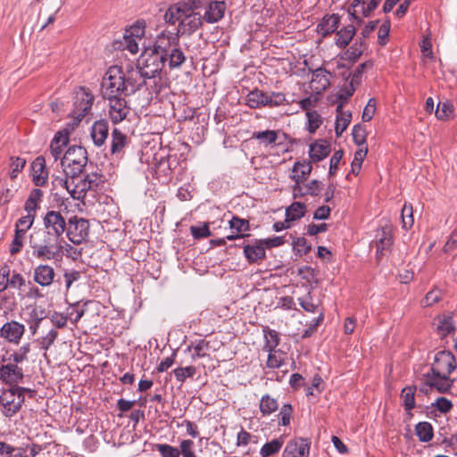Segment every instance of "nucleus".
Instances as JSON below:
<instances>
[{
  "instance_id": "obj_1",
  "label": "nucleus",
  "mask_w": 457,
  "mask_h": 457,
  "mask_svg": "<svg viewBox=\"0 0 457 457\" xmlns=\"http://www.w3.org/2000/svg\"><path fill=\"white\" fill-rule=\"evenodd\" d=\"M456 369V360L450 351H439L436 353L430 370L423 374L424 386L435 389L440 394H447L453 386L455 379L451 373Z\"/></svg>"
},
{
  "instance_id": "obj_2",
  "label": "nucleus",
  "mask_w": 457,
  "mask_h": 457,
  "mask_svg": "<svg viewBox=\"0 0 457 457\" xmlns=\"http://www.w3.org/2000/svg\"><path fill=\"white\" fill-rule=\"evenodd\" d=\"M62 240L35 230L29 237V245L33 257L46 262L60 257L62 253Z\"/></svg>"
},
{
  "instance_id": "obj_3",
  "label": "nucleus",
  "mask_w": 457,
  "mask_h": 457,
  "mask_svg": "<svg viewBox=\"0 0 457 457\" xmlns=\"http://www.w3.org/2000/svg\"><path fill=\"white\" fill-rule=\"evenodd\" d=\"M138 67L144 72L145 78L153 84L154 92L158 94L162 91L163 82L161 77L164 67L162 56L151 49H145L137 61Z\"/></svg>"
},
{
  "instance_id": "obj_4",
  "label": "nucleus",
  "mask_w": 457,
  "mask_h": 457,
  "mask_svg": "<svg viewBox=\"0 0 457 457\" xmlns=\"http://www.w3.org/2000/svg\"><path fill=\"white\" fill-rule=\"evenodd\" d=\"M23 393H28L29 398H34L37 391L28 387H12L4 390L0 395V404L2 406V413L12 418L20 411L21 406L25 403Z\"/></svg>"
},
{
  "instance_id": "obj_5",
  "label": "nucleus",
  "mask_w": 457,
  "mask_h": 457,
  "mask_svg": "<svg viewBox=\"0 0 457 457\" xmlns=\"http://www.w3.org/2000/svg\"><path fill=\"white\" fill-rule=\"evenodd\" d=\"M101 93L103 98L128 96L124 80V71L118 65L108 68L101 82Z\"/></svg>"
},
{
  "instance_id": "obj_6",
  "label": "nucleus",
  "mask_w": 457,
  "mask_h": 457,
  "mask_svg": "<svg viewBox=\"0 0 457 457\" xmlns=\"http://www.w3.org/2000/svg\"><path fill=\"white\" fill-rule=\"evenodd\" d=\"M87 152L80 145L70 146L62 158V166L68 178L81 175L87 165Z\"/></svg>"
},
{
  "instance_id": "obj_7",
  "label": "nucleus",
  "mask_w": 457,
  "mask_h": 457,
  "mask_svg": "<svg viewBox=\"0 0 457 457\" xmlns=\"http://www.w3.org/2000/svg\"><path fill=\"white\" fill-rule=\"evenodd\" d=\"M124 80L127 87L128 96L140 90L144 86L151 88L154 92L153 84L148 80V79L145 78L144 72H142V70L137 64L136 68L131 65L127 66L126 71L124 72Z\"/></svg>"
},
{
  "instance_id": "obj_8",
  "label": "nucleus",
  "mask_w": 457,
  "mask_h": 457,
  "mask_svg": "<svg viewBox=\"0 0 457 457\" xmlns=\"http://www.w3.org/2000/svg\"><path fill=\"white\" fill-rule=\"evenodd\" d=\"M88 232L89 223L87 220L78 216H72L68 220L65 234L74 245L82 244L88 237Z\"/></svg>"
},
{
  "instance_id": "obj_9",
  "label": "nucleus",
  "mask_w": 457,
  "mask_h": 457,
  "mask_svg": "<svg viewBox=\"0 0 457 457\" xmlns=\"http://www.w3.org/2000/svg\"><path fill=\"white\" fill-rule=\"evenodd\" d=\"M73 116L80 121L91 110L94 102V96L85 87H79L75 92Z\"/></svg>"
},
{
  "instance_id": "obj_10",
  "label": "nucleus",
  "mask_w": 457,
  "mask_h": 457,
  "mask_svg": "<svg viewBox=\"0 0 457 457\" xmlns=\"http://www.w3.org/2000/svg\"><path fill=\"white\" fill-rule=\"evenodd\" d=\"M104 99L108 101V114L114 124L120 123L127 118L130 108L125 99V96L107 97Z\"/></svg>"
},
{
  "instance_id": "obj_11",
  "label": "nucleus",
  "mask_w": 457,
  "mask_h": 457,
  "mask_svg": "<svg viewBox=\"0 0 457 457\" xmlns=\"http://www.w3.org/2000/svg\"><path fill=\"white\" fill-rule=\"evenodd\" d=\"M59 182L67 189L71 196L77 200L83 199L89 190H93L88 187L87 179L84 177L81 178L80 175H77L75 178L66 177L65 179H61Z\"/></svg>"
},
{
  "instance_id": "obj_12",
  "label": "nucleus",
  "mask_w": 457,
  "mask_h": 457,
  "mask_svg": "<svg viewBox=\"0 0 457 457\" xmlns=\"http://www.w3.org/2000/svg\"><path fill=\"white\" fill-rule=\"evenodd\" d=\"M311 441L309 438L295 437L287 442L282 457H309Z\"/></svg>"
},
{
  "instance_id": "obj_13",
  "label": "nucleus",
  "mask_w": 457,
  "mask_h": 457,
  "mask_svg": "<svg viewBox=\"0 0 457 457\" xmlns=\"http://www.w3.org/2000/svg\"><path fill=\"white\" fill-rule=\"evenodd\" d=\"M27 447H14L5 442L0 441V455L2 457H36L45 447L41 445L32 444L30 453H27Z\"/></svg>"
},
{
  "instance_id": "obj_14",
  "label": "nucleus",
  "mask_w": 457,
  "mask_h": 457,
  "mask_svg": "<svg viewBox=\"0 0 457 457\" xmlns=\"http://www.w3.org/2000/svg\"><path fill=\"white\" fill-rule=\"evenodd\" d=\"M179 45V34L164 30L156 37L154 47L151 50L162 55L166 54V53L169 52L170 48H175Z\"/></svg>"
},
{
  "instance_id": "obj_15",
  "label": "nucleus",
  "mask_w": 457,
  "mask_h": 457,
  "mask_svg": "<svg viewBox=\"0 0 457 457\" xmlns=\"http://www.w3.org/2000/svg\"><path fill=\"white\" fill-rule=\"evenodd\" d=\"M22 369L17 364L8 363L0 367V379L6 385L12 387H21L18 384L23 380Z\"/></svg>"
},
{
  "instance_id": "obj_16",
  "label": "nucleus",
  "mask_w": 457,
  "mask_h": 457,
  "mask_svg": "<svg viewBox=\"0 0 457 457\" xmlns=\"http://www.w3.org/2000/svg\"><path fill=\"white\" fill-rule=\"evenodd\" d=\"M56 273L53 266L39 264L33 269V281L42 287H50L55 281Z\"/></svg>"
},
{
  "instance_id": "obj_17",
  "label": "nucleus",
  "mask_w": 457,
  "mask_h": 457,
  "mask_svg": "<svg viewBox=\"0 0 457 457\" xmlns=\"http://www.w3.org/2000/svg\"><path fill=\"white\" fill-rule=\"evenodd\" d=\"M381 0H370L368 4L366 0H353L348 8V13L351 21L361 22V19L356 15L358 7L364 17H370L372 12L378 7Z\"/></svg>"
},
{
  "instance_id": "obj_18",
  "label": "nucleus",
  "mask_w": 457,
  "mask_h": 457,
  "mask_svg": "<svg viewBox=\"0 0 457 457\" xmlns=\"http://www.w3.org/2000/svg\"><path fill=\"white\" fill-rule=\"evenodd\" d=\"M244 255L250 264L259 263L266 258V249L262 239H253L243 245Z\"/></svg>"
},
{
  "instance_id": "obj_19",
  "label": "nucleus",
  "mask_w": 457,
  "mask_h": 457,
  "mask_svg": "<svg viewBox=\"0 0 457 457\" xmlns=\"http://www.w3.org/2000/svg\"><path fill=\"white\" fill-rule=\"evenodd\" d=\"M24 333L25 326L15 320L4 323L0 329V336L13 344H19Z\"/></svg>"
},
{
  "instance_id": "obj_20",
  "label": "nucleus",
  "mask_w": 457,
  "mask_h": 457,
  "mask_svg": "<svg viewBox=\"0 0 457 457\" xmlns=\"http://www.w3.org/2000/svg\"><path fill=\"white\" fill-rule=\"evenodd\" d=\"M31 178L36 187H45L48 181V170L43 156H37L31 163Z\"/></svg>"
},
{
  "instance_id": "obj_21",
  "label": "nucleus",
  "mask_w": 457,
  "mask_h": 457,
  "mask_svg": "<svg viewBox=\"0 0 457 457\" xmlns=\"http://www.w3.org/2000/svg\"><path fill=\"white\" fill-rule=\"evenodd\" d=\"M312 77L310 82L311 87L317 93H322L330 86V78L332 73L325 68L319 67L312 70Z\"/></svg>"
},
{
  "instance_id": "obj_22",
  "label": "nucleus",
  "mask_w": 457,
  "mask_h": 457,
  "mask_svg": "<svg viewBox=\"0 0 457 457\" xmlns=\"http://www.w3.org/2000/svg\"><path fill=\"white\" fill-rule=\"evenodd\" d=\"M322 189V183L320 180L312 179V181L302 184V182H295L292 187L294 198L304 197L306 195L318 196Z\"/></svg>"
},
{
  "instance_id": "obj_23",
  "label": "nucleus",
  "mask_w": 457,
  "mask_h": 457,
  "mask_svg": "<svg viewBox=\"0 0 457 457\" xmlns=\"http://www.w3.org/2000/svg\"><path fill=\"white\" fill-rule=\"evenodd\" d=\"M43 226H49L62 237L67 230L65 217L59 211H47L43 217Z\"/></svg>"
},
{
  "instance_id": "obj_24",
  "label": "nucleus",
  "mask_w": 457,
  "mask_h": 457,
  "mask_svg": "<svg viewBox=\"0 0 457 457\" xmlns=\"http://www.w3.org/2000/svg\"><path fill=\"white\" fill-rule=\"evenodd\" d=\"M178 164L177 156L167 154L161 156L160 160L155 165V173L159 179L163 178L164 180H170L171 178L172 170Z\"/></svg>"
},
{
  "instance_id": "obj_25",
  "label": "nucleus",
  "mask_w": 457,
  "mask_h": 457,
  "mask_svg": "<svg viewBox=\"0 0 457 457\" xmlns=\"http://www.w3.org/2000/svg\"><path fill=\"white\" fill-rule=\"evenodd\" d=\"M228 224L230 229L232 230V234L227 236L228 240L233 241L248 237V234H245V232L250 229L248 220L242 219L237 216H233L228 221Z\"/></svg>"
},
{
  "instance_id": "obj_26",
  "label": "nucleus",
  "mask_w": 457,
  "mask_h": 457,
  "mask_svg": "<svg viewBox=\"0 0 457 457\" xmlns=\"http://www.w3.org/2000/svg\"><path fill=\"white\" fill-rule=\"evenodd\" d=\"M203 20L204 17H202L198 12H191V14L184 17L179 22V32L187 35L193 34L202 27Z\"/></svg>"
},
{
  "instance_id": "obj_27",
  "label": "nucleus",
  "mask_w": 457,
  "mask_h": 457,
  "mask_svg": "<svg viewBox=\"0 0 457 457\" xmlns=\"http://www.w3.org/2000/svg\"><path fill=\"white\" fill-rule=\"evenodd\" d=\"M340 24V16L337 13L325 15L317 26V32L326 37L334 33Z\"/></svg>"
},
{
  "instance_id": "obj_28",
  "label": "nucleus",
  "mask_w": 457,
  "mask_h": 457,
  "mask_svg": "<svg viewBox=\"0 0 457 457\" xmlns=\"http://www.w3.org/2000/svg\"><path fill=\"white\" fill-rule=\"evenodd\" d=\"M91 137L96 146H101L104 144L109 135V124L105 120H99L94 122L91 127Z\"/></svg>"
},
{
  "instance_id": "obj_29",
  "label": "nucleus",
  "mask_w": 457,
  "mask_h": 457,
  "mask_svg": "<svg viewBox=\"0 0 457 457\" xmlns=\"http://www.w3.org/2000/svg\"><path fill=\"white\" fill-rule=\"evenodd\" d=\"M226 10L224 1H214L208 4V7L204 15V20L208 23H215L220 21Z\"/></svg>"
},
{
  "instance_id": "obj_30",
  "label": "nucleus",
  "mask_w": 457,
  "mask_h": 457,
  "mask_svg": "<svg viewBox=\"0 0 457 457\" xmlns=\"http://www.w3.org/2000/svg\"><path fill=\"white\" fill-rule=\"evenodd\" d=\"M437 332L442 337H445L455 332V325L451 312L444 313L436 317Z\"/></svg>"
},
{
  "instance_id": "obj_31",
  "label": "nucleus",
  "mask_w": 457,
  "mask_h": 457,
  "mask_svg": "<svg viewBox=\"0 0 457 457\" xmlns=\"http://www.w3.org/2000/svg\"><path fill=\"white\" fill-rule=\"evenodd\" d=\"M330 153V145L326 140H318L310 145V158L312 162L325 159Z\"/></svg>"
},
{
  "instance_id": "obj_32",
  "label": "nucleus",
  "mask_w": 457,
  "mask_h": 457,
  "mask_svg": "<svg viewBox=\"0 0 457 457\" xmlns=\"http://www.w3.org/2000/svg\"><path fill=\"white\" fill-rule=\"evenodd\" d=\"M268 93H265L257 88L250 91L246 96V104L251 109H258L261 107H268Z\"/></svg>"
},
{
  "instance_id": "obj_33",
  "label": "nucleus",
  "mask_w": 457,
  "mask_h": 457,
  "mask_svg": "<svg viewBox=\"0 0 457 457\" xmlns=\"http://www.w3.org/2000/svg\"><path fill=\"white\" fill-rule=\"evenodd\" d=\"M278 133L279 131L271 129L254 131L252 135V138L257 139L260 145L267 147L269 145H276L281 144L277 143L278 139Z\"/></svg>"
},
{
  "instance_id": "obj_34",
  "label": "nucleus",
  "mask_w": 457,
  "mask_h": 457,
  "mask_svg": "<svg viewBox=\"0 0 457 457\" xmlns=\"http://www.w3.org/2000/svg\"><path fill=\"white\" fill-rule=\"evenodd\" d=\"M306 205L301 202H294L286 209L285 222L300 220L305 215Z\"/></svg>"
},
{
  "instance_id": "obj_35",
  "label": "nucleus",
  "mask_w": 457,
  "mask_h": 457,
  "mask_svg": "<svg viewBox=\"0 0 457 457\" xmlns=\"http://www.w3.org/2000/svg\"><path fill=\"white\" fill-rule=\"evenodd\" d=\"M355 35V28L353 24L346 25L337 32L336 45L339 48H345L353 36Z\"/></svg>"
},
{
  "instance_id": "obj_36",
  "label": "nucleus",
  "mask_w": 457,
  "mask_h": 457,
  "mask_svg": "<svg viewBox=\"0 0 457 457\" xmlns=\"http://www.w3.org/2000/svg\"><path fill=\"white\" fill-rule=\"evenodd\" d=\"M312 165L310 164V162H296L295 164H294V167H293V175L291 176V179L295 181V182H303V180L307 179V178L310 176L311 172H312Z\"/></svg>"
},
{
  "instance_id": "obj_37",
  "label": "nucleus",
  "mask_w": 457,
  "mask_h": 457,
  "mask_svg": "<svg viewBox=\"0 0 457 457\" xmlns=\"http://www.w3.org/2000/svg\"><path fill=\"white\" fill-rule=\"evenodd\" d=\"M284 445V438L279 436L278 438H274L270 442L264 444L261 450L260 455L262 457H270L279 453L282 446Z\"/></svg>"
},
{
  "instance_id": "obj_38",
  "label": "nucleus",
  "mask_w": 457,
  "mask_h": 457,
  "mask_svg": "<svg viewBox=\"0 0 457 457\" xmlns=\"http://www.w3.org/2000/svg\"><path fill=\"white\" fill-rule=\"evenodd\" d=\"M128 137L119 129L115 128L112 132V144L111 152L112 154L121 153L124 146L127 145Z\"/></svg>"
},
{
  "instance_id": "obj_39",
  "label": "nucleus",
  "mask_w": 457,
  "mask_h": 457,
  "mask_svg": "<svg viewBox=\"0 0 457 457\" xmlns=\"http://www.w3.org/2000/svg\"><path fill=\"white\" fill-rule=\"evenodd\" d=\"M365 49L362 40L356 41L344 53L341 59L355 62L362 54Z\"/></svg>"
},
{
  "instance_id": "obj_40",
  "label": "nucleus",
  "mask_w": 457,
  "mask_h": 457,
  "mask_svg": "<svg viewBox=\"0 0 457 457\" xmlns=\"http://www.w3.org/2000/svg\"><path fill=\"white\" fill-rule=\"evenodd\" d=\"M415 434L420 442H429L434 436L433 426L428 421L419 422L415 426Z\"/></svg>"
},
{
  "instance_id": "obj_41",
  "label": "nucleus",
  "mask_w": 457,
  "mask_h": 457,
  "mask_svg": "<svg viewBox=\"0 0 457 457\" xmlns=\"http://www.w3.org/2000/svg\"><path fill=\"white\" fill-rule=\"evenodd\" d=\"M88 303L89 302H85L80 304V302H76L70 304V306L67 308L68 318L73 324H76L83 317L87 311Z\"/></svg>"
},
{
  "instance_id": "obj_42",
  "label": "nucleus",
  "mask_w": 457,
  "mask_h": 457,
  "mask_svg": "<svg viewBox=\"0 0 457 457\" xmlns=\"http://www.w3.org/2000/svg\"><path fill=\"white\" fill-rule=\"evenodd\" d=\"M260 411L262 416H269L278 409V401L266 394L260 400Z\"/></svg>"
},
{
  "instance_id": "obj_43",
  "label": "nucleus",
  "mask_w": 457,
  "mask_h": 457,
  "mask_svg": "<svg viewBox=\"0 0 457 457\" xmlns=\"http://www.w3.org/2000/svg\"><path fill=\"white\" fill-rule=\"evenodd\" d=\"M263 333L266 339L263 350L266 352H274L280 341L278 333L268 327L263 328Z\"/></svg>"
},
{
  "instance_id": "obj_44",
  "label": "nucleus",
  "mask_w": 457,
  "mask_h": 457,
  "mask_svg": "<svg viewBox=\"0 0 457 457\" xmlns=\"http://www.w3.org/2000/svg\"><path fill=\"white\" fill-rule=\"evenodd\" d=\"M209 348L210 342L204 339H200L188 345L187 350L189 352L192 350L194 351L192 354V359L195 360L197 358H203L207 356V351L209 350Z\"/></svg>"
},
{
  "instance_id": "obj_45",
  "label": "nucleus",
  "mask_w": 457,
  "mask_h": 457,
  "mask_svg": "<svg viewBox=\"0 0 457 457\" xmlns=\"http://www.w3.org/2000/svg\"><path fill=\"white\" fill-rule=\"evenodd\" d=\"M297 301L299 305L307 312L320 313V311H323L318 303H314L310 291L303 296L299 297Z\"/></svg>"
},
{
  "instance_id": "obj_46",
  "label": "nucleus",
  "mask_w": 457,
  "mask_h": 457,
  "mask_svg": "<svg viewBox=\"0 0 457 457\" xmlns=\"http://www.w3.org/2000/svg\"><path fill=\"white\" fill-rule=\"evenodd\" d=\"M416 386H405L401 393V398L403 401V408L409 411L415 407Z\"/></svg>"
},
{
  "instance_id": "obj_47",
  "label": "nucleus",
  "mask_w": 457,
  "mask_h": 457,
  "mask_svg": "<svg viewBox=\"0 0 457 457\" xmlns=\"http://www.w3.org/2000/svg\"><path fill=\"white\" fill-rule=\"evenodd\" d=\"M144 35V29L140 27L133 28V32H131L130 36H125V44L126 48L131 53L136 54L138 52V45L135 38L132 36H136L141 39V37Z\"/></svg>"
},
{
  "instance_id": "obj_48",
  "label": "nucleus",
  "mask_w": 457,
  "mask_h": 457,
  "mask_svg": "<svg viewBox=\"0 0 457 457\" xmlns=\"http://www.w3.org/2000/svg\"><path fill=\"white\" fill-rule=\"evenodd\" d=\"M372 66H373L372 61L364 62L361 63L352 74L349 73L346 76L344 75V77L345 78V79H348L349 78H351L350 83H352L353 85L358 86L361 82V77H362L364 71L367 68H371Z\"/></svg>"
},
{
  "instance_id": "obj_49",
  "label": "nucleus",
  "mask_w": 457,
  "mask_h": 457,
  "mask_svg": "<svg viewBox=\"0 0 457 457\" xmlns=\"http://www.w3.org/2000/svg\"><path fill=\"white\" fill-rule=\"evenodd\" d=\"M368 154V146L361 147L354 153L353 160L351 163V172L354 175H358L361 169V164Z\"/></svg>"
},
{
  "instance_id": "obj_50",
  "label": "nucleus",
  "mask_w": 457,
  "mask_h": 457,
  "mask_svg": "<svg viewBox=\"0 0 457 457\" xmlns=\"http://www.w3.org/2000/svg\"><path fill=\"white\" fill-rule=\"evenodd\" d=\"M353 140L355 145L364 147L367 146V131L361 124H356L352 130Z\"/></svg>"
},
{
  "instance_id": "obj_51",
  "label": "nucleus",
  "mask_w": 457,
  "mask_h": 457,
  "mask_svg": "<svg viewBox=\"0 0 457 457\" xmlns=\"http://www.w3.org/2000/svg\"><path fill=\"white\" fill-rule=\"evenodd\" d=\"M352 120V112H347L343 113L342 116L337 115L335 132L337 137H339L343 132L346 129Z\"/></svg>"
},
{
  "instance_id": "obj_52",
  "label": "nucleus",
  "mask_w": 457,
  "mask_h": 457,
  "mask_svg": "<svg viewBox=\"0 0 457 457\" xmlns=\"http://www.w3.org/2000/svg\"><path fill=\"white\" fill-rule=\"evenodd\" d=\"M401 218L403 223V228L408 229L413 226L414 218H413V209L411 204H404L402 212Z\"/></svg>"
},
{
  "instance_id": "obj_53",
  "label": "nucleus",
  "mask_w": 457,
  "mask_h": 457,
  "mask_svg": "<svg viewBox=\"0 0 457 457\" xmlns=\"http://www.w3.org/2000/svg\"><path fill=\"white\" fill-rule=\"evenodd\" d=\"M308 126L307 130L309 133L313 134L322 124L321 116L317 111H309L306 112Z\"/></svg>"
},
{
  "instance_id": "obj_54",
  "label": "nucleus",
  "mask_w": 457,
  "mask_h": 457,
  "mask_svg": "<svg viewBox=\"0 0 457 457\" xmlns=\"http://www.w3.org/2000/svg\"><path fill=\"white\" fill-rule=\"evenodd\" d=\"M88 168H86V170H87ZM84 178L87 179L88 187H92L94 191H96L100 186H102L104 183V176L103 174L92 170V171H87V174L84 176Z\"/></svg>"
},
{
  "instance_id": "obj_55",
  "label": "nucleus",
  "mask_w": 457,
  "mask_h": 457,
  "mask_svg": "<svg viewBox=\"0 0 457 457\" xmlns=\"http://www.w3.org/2000/svg\"><path fill=\"white\" fill-rule=\"evenodd\" d=\"M187 57L184 52L181 50L179 45L173 49V56L170 59L168 63L170 70L179 69L186 62Z\"/></svg>"
},
{
  "instance_id": "obj_56",
  "label": "nucleus",
  "mask_w": 457,
  "mask_h": 457,
  "mask_svg": "<svg viewBox=\"0 0 457 457\" xmlns=\"http://www.w3.org/2000/svg\"><path fill=\"white\" fill-rule=\"evenodd\" d=\"M196 373V368L194 366L179 367L173 370L176 379L183 383L187 378H193Z\"/></svg>"
},
{
  "instance_id": "obj_57",
  "label": "nucleus",
  "mask_w": 457,
  "mask_h": 457,
  "mask_svg": "<svg viewBox=\"0 0 457 457\" xmlns=\"http://www.w3.org/2000/svg\"><path fill=\"white\" fill-rule=\"evenodd\" d=\"M26 165V160L21 157H11L9 176L11 179H15L18 174L24 169Z\"/></svg>"
},
{
  "instance_id": "obj_58",
  "label": "nucleus",
  "mask_w": 457,
  "mask_h": 457,
  "mask_svg": "<svg viewBox=\"0 0 457 457\" xmlns=\"http://www.w3.org/2000/svg\"><path fill=\"white\" fill-rule=\"evenodd\" d=\"M25 234L26 233L24 232L23 229H15L14 237L10 247V253L12 255L17 254L21 251Z\"/></svg>"
},
{
  "instance_id": "obj_59",
  "label": "nucleus",
  "mask_w": 457,
  "mask_h": 457,
  "mask_svg": "<svg viewBox=\"0 0 457 457\" xmlns=\"http://www.w3.org/2000/svg\"><path fill=\"white\" fill-rule=\"evenodd\" d=\"M155 449L160 453L162 457H179V449L168 444H157Z\"/></svg>"
},
{
  "instance_id": "obj_60",
  "label": "nucleus",
  "mask_w": 457,
  "mask_h": 457,
  "mask_svg": "<svg viewBox=\"0 0 457 457\" xmlns=\"http://www.w3.org/2000/svg\"><path fill=\"white\" fill-rule=\"evenodd\" d=\"M293 248L297 255L303 256L310 252L311 245L304 237H301L293 240Z\"/></svg>"
},
{
  "instance_id": "obj_61",
  "label": "nucleus",
  "mask_w": 457,
  "mask_h": 457,
  "mask_svg": "<svg viewBox=\"0 0 457 457\" xmlns=\"http://www.w3.org/2000/svg\"><path fill=\"white\" fill-rule=\"evenodd\" d=\"M453 112V107L449 103H438L436 109V116L438 120H447Z\"/></svg>"
},
{
  "instance_id": "obj_62",
  "label": "nucleus",
  "mask_w": 457,
  "mask_h": 457,
  "mask_svg": "<svg viewBox=\"0 0 457 457\" xmlns=\"http://www.w3.org/2000/svg\"><path fill=\"white\" fill-rule=\"evenodd\" d=\"M268 353H269V355H268V359H267V362H266V365L268 368L278 369L279 367H281L283 365L284 360L280 356V353H281L280 350L275 349L274 352H268Z\"/></svg>"
},
{
  "instance_id": "obj_63",
  "label": "nucleus",
  "mask_w": 457,
  "mask_h": 457,
  "mask_svg": "<svg viewBox=\"0 0 457 457\" xmlns=\"http://www.w3.org/2000/svg\"><path fill=\"white\" fill-rule=\"evenodd\" d=\"M180 9L175 7V5H171L166 11L164 14V19L167 23L175 24L177 21H181L183 20V16L180 13Z\"/></svg>"
},
{
  "instance_id": "obj_64",
  "label": "nucleus",
  "mask_w": 457,
  "mask_h": 457,
  "mask_svg": "<svg viewBox=\"0 0 457 457\" xmlns=\"http://www.w3.org/2000/svg\"><path fill=\"white\" fill-rule=\"evenodd\" d=\"M195 444L190 439H184L180 442L179 452L183 457H196L194 451Z\"/></svg>"
}]
</instances>
